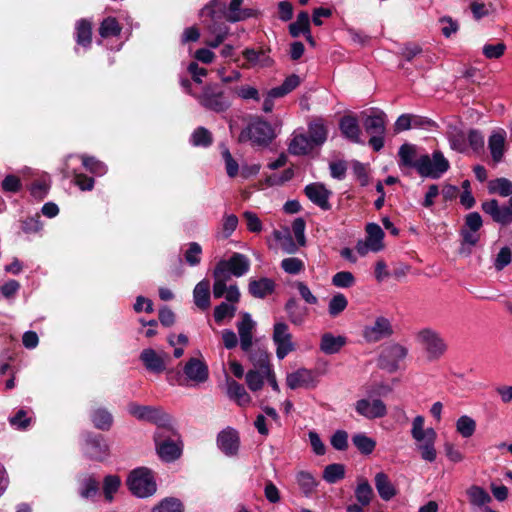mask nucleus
I'll return each mask as SVG.
<instances>
[{"instance_id":"8","label":"nucleus","mask_w":512,"mask_h":512,"mask_svg":"<svg viewBox=\"0 0 512 512\" xmlns=\"http://www.w3.org/2000/svg\"><path fill=\"white\" fill-rule=\"evenodd\" d=\"M416 341L423 347L430 361L440 359L447 350V345L441 335L431 329L424 328L417 332Z\"/></svg>"},{"instance_id":"51","label":"nucleus","mask_w":512,"mask_h":512,"mask_svg":"<svg viewBox=\"0 0 512 512\" xmlns=\"http://www.w3.org/2000/svg\"><path fill=\"white\" fill-rule=\"evenodd\" d=\"M245 379L248 388L255 392L262 389L265 375L263 374L262 369L259 368V370H249Z\"/></svg>"},{"instance_id":"46","label":"nucleus","mask_w":512,"mask_h":512,"mask_svg":"<svg viewBox=\"0 0 512 512\" xmlns=\"http://www.w3.org/2000/svg\"><path fill=\"white\" fill-rule=\"evenodd\" d=\"M190 142L193 146L208 147L212 144L213 137L208 129L198 127L191 134Z\"/></svg>"},{"instance_id":"11","label":"nucleus","mask_w":512,"mask_h":512,"mask_svg":"<svg viewBox=\"0 0 512 512\" xmlns=\"http://www.w3.org/2000/svg\"><path fill=\"white\" fill-rule=\"evenodd\" d=\"M366 233L365 242H359L356 246V250L361 256L366 255L368 251L379 252L384 248V232L378 224L369 223L366 226Z\"/></svg>"},{"instance_id":"43","label":"nucleus","mask_w":512,"mask_h":512,"mask_svg":"<svg viewBox=\"0 0 512 512\" xmlns=\"http://www.w3.org/2000/svg\"><path fill=\"white\" fill-rule=\"evenodd\" d=\"M29 411L20 409L15 415L9 417V424L17 430H26L32 423V416Z\"/></svg>"},{"instance_id":"61","label":"nucleus","mask_w":512,"mask_h":512,"mask_svg":"<svg viewBox=\"0 0 512 512\" xmlns=\"http://www.w3.org/2000/svg\"><path fill=\"white\" fill-rule=\"evenodd\" d=\"M356 498L362 505H368L373 496V490L368 482H361L355 490Z\"/></svg>"},{"instance_id":"49","label":"nucleus","mask_w":512,"mask_h":512,"mask_svg":"<svg viewBox=\"0 0 512 512\" xmlns=\"http://www.w3.org/2000/svg\"><path fill=\"white\" fill-rule=\"evenodd\" d=\"M348 306V300L342 293L335 294L329 301L328 312L330 316L336 317L341 314Z\"/></svg>"},{"instance_id":"27","label":"nucleus","mask_w":512,"mask_h":512,"mask_svg":"<svg viewBox=\"0 0 512 512\" xmlns=\"http://www.w3.org/2000/svg\"><path fill=\"white\" fill-rule=\"evenodd\" d=\"M506 132L503 129L494 131L488 140V148L495 163L502 160L505 153Z\"/></svg>"},{"instance_id":"19","label":"nucleus","mask_w":512,"mask_h":512,"mask_svg":"<svg viewBox=\"0 0 512 512\" xmlns=\"http://www.w3.org/2000/svg\"><path fill=\"white\" fill-rule=\"evenodd\" d=\"M482 210L491 216L493 221L501 225L512 223V213L508 206H500L496 199L485 201L481 204Z\"/></svg>"},{"instance_id":"36","label":"nucleus","mask_w":512,"mask_h":512,"mask_svg":"<svg viewBox=\"0 0 512 512\" xmlns=\"http://www.w3.org/2000/svg\"><path fill=\"white\" fill-rule=\"evenodd\" d=\"M273 236L285 253L293 254L298 250L299 245L294 242L289 230H275Z\"/></svg>"},{"instance_id":"15","label":"nucleus","mask_w":512,"mask_h":512,"mask_svg":"<svg viewBox=\"0 0 512 512\" xmlns=\"http://www.w3.org/2000/svg\"><path fill=\"white\" fill-rule=\"evenodd\" d=\"M217 447L219 450L228 457H235L240 450V436L239 432L232 428L226 427L221 430L217 435Z\"/></svg>"},{"instance_id":"23","label":"nucleus","mask_w":512,"mask_h":512,"mask_svg":"<svg viewBox=\"0 0 512 512\" xmlns=\"http://www.w3.org/2000/svg\"><path fill=\"white\" fill-rule=\"evenodd\" d=\"M305 194L311 202L319 206L323 210H329L331 205L329 203V197L331 191H329L321 183H312L305 187Z\"/></svg>"},{"instance_id":"37","label":"nucleus","mask_w":512,"mask_h":512,"mask_svg":"<svg viewBox=\"0 0 512 512\" xmlns=\"http://www.w3.org/2000/svg\"><path fill=\"white\" fill-rule=\"evenodd\" d=\"M309 139L312 141V145H322L326 139L328 131L322 120H316L309 124L308 127Z\"/></svg>"},{"instance_id":"45","label":"nucleus","mask_w":512,"mask_h":512,"mask_svg":"<svg viewBox=\"0 0 512 512\" xmlns=\"http://www.w3.org/2000/svg\"><path fill=\"white\" fill-rule=\"evenodd\" d=\"M352 442L363 454H371L376 446V442L364 433H357L353 435Z\"/></svg>"},{"instance_id":"55","label":"nucleus","mask_w":512,"mask_h":512,"mask_svg":"<svg viewBox=\"0 0 512 512\" xmlns=\"http://www.w3.org/2000/svg\"><path fill=\"white\" fill-rule=\"evenodd\" d=\"M102 482H85L80 489V495L84 499L95 500L101 496Z\"/></svg>"},{"instance_id":"62","label":"nucleus","mask_w":512,"mask_h":512,"mask_svg":"<svg viewBox=\"0 0 512 512\" xmlns=\"http://www.w3.org/2000/svg\"><path fill=\"white\" fill-rule=\"evenodd\" d=\"M222 157L225 163V170L230 178H234L238 175L239 165L237 161L232 157L228 149L222 151Z\"/></svg>"},{"instance_id":"42","label":"nucleus","mask_w":512,"mask_h":512,"mask_svg":"<svg viewBox=\"0 0 512 512\" xmlns=\"http://www.w3.org/2000/svg\"><path fill=\"white\" fill-rule=\"evenodd\" d=\"M476 430V422L470 416L463 415L456 421V431L463 438H470Z\"/></svg>"},{"instance_id":"26","label":"nucleus","mask_w":512,"mask_h":512,"mask_svg":"<svg viewBox=\"0 0 512 512\" xmlns=\"http://www.w3.org/2000/svg\"><path fill=\"white\" fill-rule=\"evenodd\" d=\"M249 359L255 366L262 369V372L265 375V379L271 385L272 389L276 392H279L280 388L277 383L275 373L270 366L267 353L260 351L258 359H255L254 354H250Z\"/></svg>"},{"instance_id":"64","label":"nucleus","mask_w":512,"mask_h":512,"mask_svg":"<svg viewBox=\"0 0 512 512\" xmlns=\"http://www.w3.org/2000/svg\"><path fill=\"white\" fill-rule=\"evenodd\" d=\"M334 449L344 451L348 447V433L344 430H337L330 439Z\"/></svg>"},{"instance_id":"56","label":"nucleus","mask_w":512,"mask_h":512,"mask_svg":"<svg viewBox=\"0 0 512 512\" xmlns=\"http://www.w3.org/2000/svg\"><path fill=\"white\" fill-rule=\"evenodd\" d=\"M242 2H243V0H231L230 5H229V11H228V14L226 15L227 20H229L231 22H237V21L244 20L245 18H247L249 16V14L246 13L245 11L239 10Z\"/></svg>"},{"instance_id":"6","label":"nucleus","mask_w":512,"mask_h":512,"mask_svg":"<svg viewBox=\"0 0 512 512\" xmlns=\"http://www.w3.org/2000/svg\"><path fill=\"white\" fill-rule=\"evenodd\" d=\"M387 116L383 111H373L363 119V126L370 135L369 145L374 151H380L384 146Z\"/></svg>"},{"instance_id":"24","label":"nucleus","mask_w":512,"mask_h":512,"mask_svg":"<svg viewBox=\"0 0 512 512\" xmlns=\"http://www.w3.org/2000/svg\"><path fill=\"white\" fill-rule=\"evenodd\" d=\"M85 453L91 459L103 460L109 454V447L102 436L89 437L86 440Z\"/></svg>"},{"instance_id":"12","label":"nucleus","mask_w":512,"mask_h":512,"mask_svg":"<svg viewBox=\"0 0 512 512\" xmlns=\"http://www.w3.org/2000/svg\"><path fill=\"white\" fill-rule=\"evenodd\" d=\"M197 99L203 107L215 112H223L230 106L224 98L223 91L219 90L216 85H207Z\"/></svg>"},{"instance_id":"48","label":"nucleus","mask_w":512,"mask_h":512,"mask_svg":"<svg viewBox=\"0 0 512 512\" xmlns=\"http://www.w3.org/2000/svg\"><path fill=\"white\" fill-rule=\"evenodd\" d=\"M121 32V26L118 21L113 17L104 19L99 28V34L103 38L111 36H118Z\"/></svg>"},{"instance_id":"32","label":"nucleus","mask_w":512,"mask_h":512,"mask_svg":"<svg viewBox=\"0 0 512 512\" xmlns=\"http://www.w3.org/2000/svg\"><path fill=\"white\" fill-rule=\"evenodd\" d=\"M398 156L400 159V166L416 169V163L419 160L420 155H418L417 147L415 145L408 143L401 145L398 151Z\"/></svg>"},{"instance_id":"57","label":"nucleus","mask_w":512,"mask_h":512,"mask_svg":"<svg viewBox=\"0 0 512 512\" xmlns=\"http://www.w3.org/2000/svg\"><path fill=\"white\" fill-rule=\"evenodd\" d=\"M506 45L503 42L486 44L483 46V55L488 59H498L504 55Z\"/></svg>"},{"instance_id":"10","label":"nucleus","mask_w":512,"mask_h":512,"mask_svg":"<svg viewBox=\"0 0 512 512\" xmlns=\"http://www.w3.org/2000/svg\"><path fill=\"white\" fill-rule=\"evenodd\" d=\"M226 14V3L222 0H212L200 12L201 17H209L213 23L207 25V30L212 35H219L220 31L225 30L228 35L229 28L224 24H217V20L222 19Z\"/></svg>"},{"instance_id":"54","label":"nucleus","mask_w":512,"mask_h":512,"mask_svg":"<svg viewBox=\"0 0 512 512\" xmlns=\"http://www.w3.org/2000/svg\"><path fill=\"white\" fill-rule=\"evenodd\" d=\"M281 268L288 274L296 275L304 270L305 264L299 258L289 257L282 260Z\"/></svg>"},{"instance_id":"1","label":"nucleus","mask_w":512,"mask_h":512,"mask_svg":"<svg viewBox=\"0 0 512 512\" xmlns=\"http://www.w3.org/2000/svg\"><path fill=\"white\" fill-rule=\"evenodd\" d=\"M250 269V261L241 253H234L228 260H221L216 265L213 276V295L215 298L224 296L226 283L231 275L241 277Z\"/></svg>"},{"instance_id":"16","label":"nucleus","mask_w":512,"mask_h":512,"mask_svg":"<svg viewBox=\"0 0 512 512\" xmlns=\"http://www.w3.org/2000/svg\"><path fill=\"white\" fill-rule=\"evenodd\" d=\"M256 323L252 320L250 314L244 313L242 315L241 321L237 323V330L240 337V346L241 349L250 354H254L255 359L259 358V351L252 352L251 347L253 344V332L255 330Z\"/></svg>"},{"instance_id":"4","label":"nucleus","mask_w":512,"mask_h":512,"mask_svg":"<svg viewBox=\"0 0 512 512\" xmlns=\"http://www.w3.org/2000/svg\"><path fill=\"white\" fill-rule=\"evenodd\" d=\"M411 435L421 459L429 463L434 462L437 458V433L433 428H424L423 416L418 415L413 419Z\"/></svg>"},{"instance_id":"31","label":"nucleus","mask_w":512,"mask_h":512,"mask_svg":"<svg viewBox=\"0 0 512 512\" xmlns=\"http://www.w3.org/2000/svg\"><path fill=\"white\" fill-rule=\"evenodd\" d=\"M346 344L344 336H334L331 333L323 334L320 343V349L325 354H335Z\"/></svg>"},{"instance_id":"60","label":"nucleus","mask_w":512,"mask_h":512,"mask_svg":"<svg viewBox=\"0 0 512 512\" xmlns=\"http://www.w3.org/2000/svg\"><path fill=\"white\" fill-rule=\"evenodd\" d=\"M201 253V246L196 242H191L185 252V260L189 265L195 266L200 263Z\"/></svg>"},{"instance_id":"44","label":"nucleus","mask_w":512,"mask_h":512,"mask_svg":"<svg viewBox=\"0 0 512 512\" xmlns=\"http://www.w3.org/2000/svg\"><path fill=\"white\" fill-rule=\"evenodd\" d=\"M151 512H184V507L180 500L168 497L155 505Z\"/></svg>"},{"instance_id":"63","label":"nucleus","mask_w":512,"mask_h":512,"mask_svg":"<svg viewBox=\"0 0 512 512\" xmlns=\"http://www.w3.org/2000/svg\"><path fill=\"white\" fill-rule=\"evenodd\" d=\"M157 474L150 468L142 466L133 469L127 480H153Z\"/></svg>"},{"instance_id":"30","label":"nucleus","mask_w":512,"mask_h":512,"mask_svg":"<svg viewBox=\"0 0 512 512\" xmlns=\"http://www.w3.org/2000/svg\"><path fill=\"white\" fill-rule=\"evenodd\" d=\"M312 141L304 134H293L288 145V151L292 155H306L313 149Z\"/></svg>"},{"instance_id":"33","label":"nucleus","mask_w":512,"mask_h":512,"mask_svg":"<svg viewBox=\"0 0 512 512\" xmlns=\"http://www.w3.org/2000/svg\"><path fill=\"white\" fill-rule=\"evenodd\" d=\"M91 420L97 429L109 430L113 423L112 414L105 408H97L91 412Z\"/></svg>"},{"instance_id":"28","label":"nucleus","mask_w":512,"mask_h":512,"mask_svg":"<svg viewBox=\"0 0 512 512\" xmlns=\"http://www.w3.org/2000/svg\"><path fill=\"white\" fill-rule=\"evenodd\" d=\"M193 300L201 310H207L210 307V282L208 280L204 279L196 284L193 290Z\"/></svg>"},{"instance_id":"5","label":"nucleus","mask_w":512,"mask_h":512,"mask_svg":"<svg viewBox=\"0 0 512 512\" xmlns=\"http://www.w3.org/2000/svg\"><path fill=\"white\" fill-rule=\"evenodd\" d=\"M450 167L449 161L440 151H434L432 156L421 154L416 163V171L421 177L438 179Z\"/></svg>"},{"instance_id":"47","label":"nucleus","mask_w":512,"mask_h":512,"mask_svg":"<svg viewBox=\"0 0 512 512\" xmlns=\"http://www.w3.org/2000/svg\"><path fill=\"white\" fill-rule=\"evenodd\" d=\"M83 166L91 173L102 176L107 172L106 165L92 156L80 155Z\"/></svg>"},{"instance_id":"14","label":"nucleus","mask_w":512,"mask_h":512,"mask_svg":"<svg viewBox=\"0 0 512 512\" xmlns=\"http://www.w3.org/2000/svg\"><path fill=\"white\" fill-rule=\"evenodd\" d=\"M273 341L276 345V355L279 359H284L290 352L295 350L288 325L283 322L274 325Z\"/></svg>"},{"instance_id":"9","label":"nucleus","mask_w":512,"mask_h":512,"mask_svg":"<svg viewBox=\"0 0 512 512\" xmlns=\"http://www.w3.org/2000/svg\"><path fill=\"white\" fill-rule=\"evenodd\" d=\"M393 334L394 329L391 320L382 315L366 324L362 330V337L368 344L378 343L390 338Z\"/></svg>"},{"instance_id":"35","label":"nucleus","mask_w":512,"mask_h":512,"mask_svg":"<svg viewBox=\"0 0 512 512\" xmlns=\"http://www.w3.org/2000/svg\"><path fill=\"white\" fill-rule=\"evenodd\" d=\"M129 491L138 498L150 497L157 491L156 482H126Z\"/></svg>"},{"instance_id":"34","label":"nucleus","mask_w":512,"mask_h":512,"mask_svg":"<svg viewBox=\"0 0 512 512\" xmlns=\"http://www.w3.org/2000/svg\"><path fill=\"white\" fill-rule=\"evenodd\" d=\"M300 83V79L297 75H291L287 77L282 85L270 89L267 94L270 98L276 99L281 98L293 91Z\"/></svg>"},{"instance_id":"53","label":"nucleus","mask_w":512,"mask_h":512,"mask_svg":"<svg viewBox=\"0 0 512 512\" xmlns=\"http://www.w3.org/2000/svg\"><path fill=\"white\" fill-rule=\"evenodd\" d=\"M469 500L473 505L483 506L491 501L490 495L478 486H472L468 490Z\"/></svg>"},{"instance_id":"50","label":"nucleus","mask_w":512,"mask_h":512,"mask_svg":"<svg viewBox=\"0 0 512 512\" xmlns=\"http://www.w3.org/2000/svg\"><path fill=\"white\" fill-rule=\"evenodd\" d=\"M238 226V218L234 214H228L224 215L222 222H221V228L218 233V236L227 239L229 238L232 233L236 230Z\"/></svg>"},{"instance_id":"40","label":"nucleus","mask_w":512,"mask_h":512,"mask_svg":"<svg viewBox=\"0 0 512 512\" xmlns=\"http://www.w3.org/2000/svg\"><path fill=\"white\" fill-rule=\"evenodd\" d=\"M310 29L309 14L305 11L297 15L296 21L289 25V32L292 37H298L301 33H308Z\"/></svg>"},{"instance_id":"59","label":"nucleus","mask_w":512,"mask_h":512,"mask_svg":"<svg viewBox=\"0 0 512 512\" xmlns=\"http://www.w3.org/2000/svg\"><path fill=\"white\" fill-rule=\"evenodd\" d=\"M236 312L234 305L222 302L220 305L215 307L214 318L217 323H221L226 317L232 318Z\"/></svg>"},{"instance_id":"7","label":"nucleus","mask_w":512,"mask_h":512,"mask_svg":"<svg viewBox=\"0 0 512 512\" xmlns=\"http://www.w3.org/2000/svg\"><path fill=\"white\" fill-rule=\"evenodd\" d=\"M408 356V348L398 342H389L382 346L378 356V366L389 373H394Z\"/></svg>"},{"instance_id":"2","label":"nucleus","mask_w":512,"mask_h":512,"mask_svg":"<svg viewBox=\"0 0 512 512\" xmlns=\"http://www.w3.org/2000/svg\"><path fill=\"white\" fill-rule=\"evenodd\" d=\"M280 129L262 117H253L239 134V142L250 143L253 147L266 148L278 136Z\"/></svg>"},{"instance_id":"13","label":"nucleus","mask_w":512,"mask_h":512,"mask_svg":"<svg viewBox=\"0 0 512 512\" xmlns=\"http://www.w3.org/2000/svg\"><path fill=\"white\" fill-rule=\"evenodd\" d=\"M146 370L160 374L166 370L170 356L164 351H156L152 348L144 349L139 356Z\"/></svg>"},{"instance_id":"29","label":"nucleus","mask_w":512,"mask_h":512,"mask_svg":"<svg viewBox=\"0 0 512 512\" xmlns=\"http://www.w3.org/2000/svg\"><path fill=\"white\" fill-rule=\"evenodd\" d=\"M275 284L269 278H261L258 280L251 279L249 282V293L255 298H264L271 294L274 290Z\"/></svg>"},{"instance_id":"58","label":"nucleus","mask_w":512,"mask_h":512,"mask_svg":"<svg viewBox=\"0 0 512 512\" xmlns=\"http://www.w3.org/2000/svg\"><path fill=\"white\" fill-rule=\"evenodd\" d=\"M345 477V467L342 464L334 463L328 465L323 472L324 480H339Z\"/></svg>"},{"instance_id":"18","label":"nucleus","mask_w":512,"mask_h":512,"mask_svg":"<svg viewBox=\"0 0 512 512\" xmlns=\"http://www.w3.org/2000/svg\"><path fill=\"white\" fill-rule=\"evenodd\" d=\"M128 411L137 419L154 421L158 424V426H161L164 423H168L170 420L169 415L150 406L130 404Z\"/></svg>"},{"instance_id":"41","label":"nucleus","mask_w":512,"mask_h":512,"mask_svg":"<svg viewBox=\"0 0 512 512\" xmlns=\"http://www.w3.org/2000/svg\"><path fill=\"white\" fill-rule=\"evenodd\" d=\"M92 26L87 20H80L76 24V41L79 45L87 47L91 43Z\"/></svg>"},{"instance_id":"52","label":"nucleus","mask_w":512,"mask_h":512,"mask_svg":"<svg viewBox=\"0 0 512 512\" xmlns=\"http://www.w3.org/2000/svg\"><path fill=\"white\" fill-rule=\"evenodd\" d=\"M331 282L337 288H350L355 284L356 279L351 272L340 271L333 275Z\"/></svg>"},{"instance_id":"38","label":"nucleus","mask_w":512,"mask_h":512,"mask_svg":"<svg viewBox=\"0 0 512 512\" xmlns=\"http://www.w3.org/2000/svg\"><path fill=\"white\" fill-rule=\"evenodd\" d=\"M286 311L288 313L289 320L295 325H301L308 315L307 308L298 305L294 299H290L286 303Z\"/></svg>"},{"instance_id":"21","label":"nucleus","mask_w":512,"mask_h":512,"mask_svg":"<svg viewBox=\"0 0 512 512\" xmlns=\"http://www.w3.org/2000/svg\"><path fill=\"white\" fill-rule=\"evenodd\" d=\"M188 380L194 383H204L209 376L207 365L199 358H190L183 367Z\"/></svg>"},{"instance_id":"17","label":"nucleus","mask_w":512,"mask_h":512,"mask_svg":"<svg viewBox=\"0 0 512 512\" xmlns=\"http://www.w3.org/2000/svg\"><path fill=\"white\" fill-rule=\"evenodd\" d=\"M355 410L359 415L370 420L382 418L387 414L386 405L381 399H374L372 401L360 399L355 403Z\"/></svg>"},{"instance_id":"20","label":"nucleus","mask_w":512,"mask_h":512,"mask_svg":"<svg viewBox=\"0 0 512 512\" xmlns=\"http://www.w3.org/2000/svg\"><path fill=\"white\" fill-rule=\"evenodd\" d=\"M316 382L314 373L306 368H300L295 372L289 373L286 377V384L292 390L313 388L316 386Z\"/></svg>"},{"instance_id":"39","label":"nucleus","mask_w":512,"mask_h":512,"mask_svg":"<svg viewBox=\"0 0 512 512\" xmlns=\"http://www.w3.org/2000/svg\"><path fill=\"white\" fill-rule=\"evenodd\" d=\"M488 191L490 194H498L502 197L512 195V181L507 178L501 177L489 181Z\"/></svg>"},{"instance_id":"22","label":"nucleus","mask_w":512,"mask_h":512,"mask_svg":"<svg viewBox=\"0 0 512 512\" xmlns=\"http://www.w3.org/2000/svg\"><path fill=\"white\" fill-rule=\"evenodd\" d=\"M339 129L342 135L352 143L363 144L361 129L356 116L345 115L339 121Z\"/></svg>"},{"instance_id":"25","label":"nucleus","mask_w":512,"mask_h":512,"mask_svg":"<svg viewBox=\"0 0 512 512\" xmlns=\"http://www.w3.org/2000/svg\"><path fill=\"white\" fill-rule=\"evenodd\" d=\"M226 393L231 400L240 406H246L251 402V397L244 386L229 376H226Z\"/></svg>"},{"instance_id":"3","label":"nucleus","mask_w":512,"mask_h":512,"mask_svg":"<svg viewBox=\"0 0 512 512\" xmlns=\"http://www.w3.org/2000/svg\"><path fill=\"white\" fill-rule=\"evenodd\" d=\"M167 423L158 426L154 441L158 456L165 462H172L182 454V441L178 432Z\"/></svg>"}]
</instances>
